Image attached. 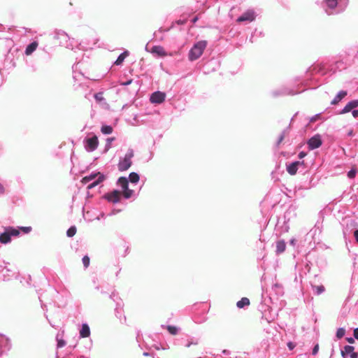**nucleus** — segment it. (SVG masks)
Here are the masks:
<instances>
[{"instance_id":"f257e3e1","label":"nucleus","mask_w":358,"mask_h":358,"mask_svg":"<svg viewBox=\"0 0 358 358\" xmlns=\"http://www.w3.org/2000/svg\"><path fill=\"white\" fill-rule=\"evenodd\" d=\"M206 41H199L194 44V46L190 49L189 52V59L190 61H194L199 59L203 52V50L207 46Z\"/></svg>"},{"instance_id":"f03ea898","label":"nucleus","mask_w":358,"mask_h":358,"mask_svg":"<svg viewBox=\"0 0 358 358\" xmlns=\"http://www.w3.org/2000/svg\"><path fill=\"white\" fill-rule=\"evenodd\" d=\"M19 234V229L13 227H8L3 233L0 234V243L7 244L11 241V236H17Z\"/></svg>"},{"instance_id":"7ed1b4c3","label":"nucleus","mask_w":358,"mask_h":358,"mask_svg":"<svg viewBox=\"0 0 358 358\" xmlns=\"http://www.w3.org/2000/svg\"><path fill=\"white\" fill-rule=\"evenodd\" d=\"M134 157L133 150H130L127 152L125 157L118 164V169L120 171H125L129 169L131 165V158Z\"/></svg>"},{"instance_id":"20e7f679","label":"nucleus","mask_w":358,"mask_h":358,"mask_svg":"<svg viewBox=\"0 0 358 358\" xmlns=\"http://www.w3.org/2000/svg\"><path fill=\"white\" fill-rule=\"evenodd\" d=\"M166 93L157 91L151 94V96H150V101L152 103L160 104L165 101L166 99Z\"/></svg>"},{"instance_id":"39448f33","label":"nucleus","mask_w":358,"mask_h":358,"mask_svg":"<svg viewBox=\"0 0 358 358\" xmlns=\"http://www.w3.org/2000/svg\"><path fill=\"white\" fill-rule=\"evenodd\" d=\"M85 142V148L89 152L94 151L99 146V140L96 136L86 138Z\"/></svg>"},{"instance_id":"423d86ee","label":"nucleus","mask_w":358,"mask_h":358,"mask_svg":"<svg viewBox=\"0 0 358 358\" xmlns=\"http://www.w3.org/2000/svg\"><path fill=\"white\" fill-rule=\"evenodd\" d=\"M322 145V139L320 135H315L308 141V146L309 149L314 150L320 147Z\"/></svg>"},{"instance_id":"0eeeda50","label":"nucleus","mask_w":358,"mask_h":358,"mask_svg":"<svg viewBox=\"0 0 358 358\" xmlns=\"http://www.w3.org/2000/svg\"><path fill=\"white\" fill-rule=\"evenodd\" d=\"M255 19V13L252 10H248L243 13L241 16H239L237 19L238 22H242L245 21L252 22Z\"/></svg>"},{"instance_id":"6e6552de","label":"nucleus","mask_w":358,"mask_h":358,"mask_svg":"<svg viewBox=\"0 0 358 358\" xmlns=\"http://www.w3.org/2000/svg\"><path fill=\"white\" fill-rule=\"evenodd\" d=\"M341 356L345 358V355H350L351 358H357L358 354L355 352V347L345 345L343 350H341Z\"/></svg>"},{"instance_id":"1a4fd4ad","label":"nucleus","mask_w":358,"mask_h":358,"mask_svg":"<svg viewBox=\"0 0 358 358\" xmlns=\"http://www.w3.org/2000/svg\"><path fill=\"white\" fill-rule=\"evenodd\" d=\"M303 163V162H301L299 161H296V162L291 163L290 164L287 166V173L291 176H294L298 171L299 166L300 164H302Z\"/></svg>"},{"instance_id":"9d476101","label":"nucleus","mask_w":358,"mask_h":358,"mask_svg":"<svg viewBox=\"0 0 358 358\" xmlns=\"http://www.w3.org/2000/svg\"><path fill=\"white\" fill-rule=\"evenodd\" d=\"M121 198V192L119 190H113L111 193L106 196V199L113 203H117Z\"/></svg>"},{"instance_id":"9b49d317","label":"nucleus","mask_w":358,"mask_h":358,"mask_svg":"<svg viewBox=\"0 0 358 358\" xmlns=\"http://www.w3.org/2000/svg\"><path fill=\"white\" fill-rule=\"evenodd\" d=\"M151 52L153 54H156L159 57H165L167 55L166 50L162 46L160 45H155L151 49Z\"/></svg>"},{"instance_id":"f8f14e48","label":"nucleus","mask_w":358,"mask_h":358,"mask_svg":"<svg viewBox=\"0 0 358 358\" xmlns=\"http://www.w3.org/2000/svg\"><path fill=\"white\" fill-rule=\"evenodd\" d=\"M357 106H358V100H354L352 101H350L344 107V108L342 110L341 113L343 114V113H348V112L351 111L352 110L355 109V108H357Z\"/></svg>"},{"instance_id":"ddd939ff","label":"nucleus","mask_w":358,"mask_h":358,"mask_svg":"<svg viewBox=\"0 0 358 358\" xmlns=\"http://www.w3.org/2000/svg\"><path fill=\"white\" fill-rule=\"evenodd\" d=\"M38 46V43L37 41H34L29 45H27V47L25 49V55L27 56L31 55L33 52L36 51L37 49V47Z\"/></svg>"},{"instance_id":"4468645a","label":"nucleus","mask_w":358,"mask_h":358,"mask_svg":"<svg viewBox=\"0 0 358 358\" xmlns=\"http://www.w3.org/2000/svg\"><path fill=\"white\" fill-rule=\"evenodd\" d=\"M346 95H347L346 91H343V90L340 91L336 94V96L334 98V99L331 101V104L332 105L337 104L339 101H341L343 99H344Z\"/></svg>"},{"instance_id":"2eb2a0df","label":"nucleus","mask_w":358,"mask_h":358,"mask_svg":"<svg viewBox=\"0 0 358 358\" xmlns=\"http://www.w3.org/2000/svg\"><path fill=\"white\" fill-rule=\"evenodd\" d=\"M80 335L81 338H87L90 335V329L87 324H83L80 331Z\"/></svg>"},{"instance_id":"dca6fc26","label":"nucleus","mask_w":358,"mask_h":358,"mask_svg":"<svg viewBox=\"0 0 358 358\" xmlns=\"http://www.w3.org/2000/svg\"><path fill=\"white\" fill-rule=\"evenodd\" d=\"M99 174H101V173H92L87 176H85L81 179V182L83 184H87L92 180H96V178L97 177L98 178L99 177Z\"/></svg>"},{"instance_id":"f3484780","label":"nucleus","mask_w":358,"mask_h":358,"mask_svg":"<svg viewBox=\"0 0 358 358\" xmlns=\"http://www.w3.org/2000/svg\"><path fill=\"white\" fill-rule=\"evenodd\" d=\"M104 180V176L103 174H99V177L96 179V180H94V182L90 183L87 188V189H92L93 187H94L95 186L98 185L99 184H100L101 182H103Z\"/></svg>"},{"instance_id":"a211bd4d","label":"nucleus","mask_w":358,"mask_h":358,"mask_svg":"<svg viewBox=\"0 0 358 358\" xmlns=\"http://www.w3.org/2000/svg\"><path fill=\"white\" fill-rule=\"evenodd\" d=\"M250 300L247 297H243L236 303L238 308H243L244 306L250 305Z\"/></svg>"},{"instance_id":"6ab92c4d","label":"nucleus","mask_w":358,"mask_h":358,"mask_svg":"<svg viewBox=\"0 0 358 358\" xmlns=\"http://www.w3.org/2000/svg\"><path fill=\"white\" fill-rule=\"evenodd\" d=\"M286 250V243L284 241H278L276 243V251L278 253H282Z\"/></svg>"},{"instance_id":"aec40b11","label":"nucleus","mask_w":358,"mask_h":358,"mask_svg":"<svg viewBox=\"0 0 358 358\" xmlns=\"http://www.w3.org/2000/svg\"><path fill=\"white\" fill-rule=\"evenodd\" d=\"M128 56V52L126 50L124 53L121 54L117 60L115 62V64L116 65H120L122 64L124 60L126 59V57Z\"/></svg>"},{"instance_id":"412c9836","label":"nucleus","mask_w":358,"mask_h":358,"mask_svg":"<svg viewBox=\"0 0 358 358\" xmlns=\"http://www.w3.org/2000/svg\"><path fill=\"white\" fill-rule=\"evenodd\" d=\"M118 184L120 185L122 189L128 187V179L125 177H121L118 179Z\"/></svg>"},{"instance_id":"4be33fe9","label":"nucleus","mask_w":358,"mask_h":358,"mask_svg":"<svg viewBox=\"0 0 358 358\" xmlns=\"http://www.w3.org/2000/svg\"><path fill=\"white\" fill-rule=\"evenodd\" d=\"M313 289L315 291V294L319 295L325 291L323 285H313Z\"/></svg>"},{"instance_id":"5701e85b","label":"nucleus","mask_w":358,"mask_h":358,"mask_svg":"<svg viewBox=\"0 0 358 358\" xmlns=\"http://www.w3.org/2000/svg\"><path fill=\"white\" fill-rule=\"evenodd\" d=\"M166 329L169 334L173 336L176 335L178 332V328L176 326L168 325Z\"/></svg>"},{"instance_id":"b1692460","label":"nucleus","mask_w":358,"mask_h":358,"mask_svg":"<svg viewBox=\"0 0 358 358\" xmlns=\"http://www.w3.org/2000/svg\"><path fill=\"white\" fill-rule=\"evenodd\" d=\"M129 180L131 182H137L139 180V176L136 173H131L129 175Z\"/></svg>"},{"instance_id":"393cba45","label":"nucleus","mask_w":358,"mask_h":358,"mask_svg":"<svg viewBox=\"0 0 358 358\" xmlns=\"http://www.w3.org/2000/svg\"><path fill=\"white\" fill-rule=\"evenodd\" d=\"M133 194V190L127 187L123 189V195L126 199H129Z\"/></svg>"},{"instance_id":"a878e982","label":"nucleus","mask_w":358,"mask_h":358,"mask_svg":"<svg viewBox=\"0 0 358 358\" xmlns=\"http://www.w3.org/2000/svg\"><path fill=\"white\" fill-rule=\"evenodd\" d=\"M76 231H77V229L76 227L73 226V227H71L66 231V235L69 237H72L73 236L76 234Z\"/></svg>"},{"instance_id":"bb28decb","label":"nucleus","mask_w":358,"mask_h":358,"mask_svg":"<svg viewBox=\"0 0 358 358\" xmlns=\"http://www.w3.org/2000/svg\"><path fill=\"white\" fill-rule=\"evenodd\" d=\"M345 330L344 328H338L336 331V337L338 339H341L345 336Z\"/></svg>"},{"instance_id":"cd10ccee","label":"nucleus","mask_w":358,"mask_h":358,"mask_svg":"<svg viewBox=\"0 0 358 358\" xmlns=\"http://www.w3.org/2000/svg\"><path fill=\"white\" fill-rule=\"evenodd\" d=\"M327 4L330 8H335L337 6V0H325Z\"/></svg>"},{"instance_id":"c85d7f7f","label":"nucleus","mask_w":358,"mask_h":358,"mask_svg":"<svg viewBox=\"0 0 358 358\" xmlns=\"http://www.w3.org/2000/svg\"><path fill=\"white\" fill-rule=\"evenodd\" d=\"M101 131L105 134H110L113 131V129L110 126H103L101 128Z\"/></svg>"},{"instance_id":"c756f323","label":"nucleus","mask_w":358,"mask_h":358,"mask_svg":"<svg viewBox=\"0 0 358 358\" xmlns=\"http://www.w3.org/2000/svg\"><path fill=\"white\" fill-rule=\"evenodd\" d=\"M94 99H96V101H97L98 102H101L102 101H103V92H98V93H96L94 94Z\"/></svg>"},{"instance_id":"7c9ffc66","label":"nucleus","mask_w":358,"mask_h":358,"mask_svg":"<svg viewBox=\"0 0 358 358\" xmlns=\"http://www.w3.org/2000/svg\"><path fill=\"white\" fill-rule=\"evenodd\" d=\"M83 264L85 268H87L90 265V257L87 255H85L83 258Z\"/></svg>"},{"instance_id":"2f4dec72","label":"nucleus","mask_w":358,"mask_h":358,"mask_svg":"<svg viewBox=\"0 0 358 358\" xmlns=\"http://www.w3.org/2000/svg\"><path fill=\"white\" fill-rule=\"evenodd\" d=\"M357 171L355 169V168H352V169L348 172V176L350 178H354L356 175Z\"/></svg>"},{"instance_id":"473e14b6","label":"nucleus","mask_w":358,"mask_h":358,"mask_svg":"<svg viewBox=\"0 0 358 358\" xmlns=\"http://www.w3.org/2000/svg\"><path fill=\"white\" fill-rule=\"evenodd\" d=\"M20 229L23 231L24 233H29L31 231V227H22L20 228Z\"/></svg>"},{"instance_id":"72a5a7b5","label":"nucleus","mask_w":358,"mask_h":358,"mask_svg":"<svg viewBox=\"0 0 358 358\" xmlns=\"http://www.w3.org/2000/svg\"><path fill=\"white\" fill-rule=\"evenodd\" d=\"M284 138H285V133H282L280 134V136H279V138L278 140V142H277V145L278 146V145H280L281 143V142L284 140Z\"/></svg>"},{"instance_id":"f704fd0d","label":"nucleus","mask_w":358,"mask_h":358,"mask_svg":"<svg viewBox=\"0 0 358 358\" xmlns=\"http://www.w3.org/2000/svg\"><path fill=\"white\" fill-rule=\"evenodd\" d=\"M318 350H319V345L316 344L314 346V348H313L312 355H317Z\"/></svg>"},{"instance_id":"c9c22d12","label":"nucleus","mask_w":358,"mask_h":358,"mask_svg":"<svg viewBox=\"0 0 358 358\" xmlns=\"http://www.w3.org/2000/svg\"><path fill=\"white\" fill-rule=\"evenodd\" d=\"M66 344V342L62 339H59L58 340V343H57V347L58 348H62L63 346H64Z\"/></svg>"},{"instance_id":"e433bc0d","label":"nucleus","mask_w":358,"mask_h":358,"mask_svg":"<svg viewBox=\"0 0 358 358\" xmlns=\"http://www.w3.org/2000/svg\"><path fill=\"white\" fill-rule=\"evenodd\" d=\"M287 345L289 350H292L295 347V345L292 342L287 343Z\"/></svg>"},{"instance_id":"4c0bfd02","label":"nucleus","mask_w":358,"mask_h":358,"mask_svg":"<svg viewBox=\"0 0 358 358\" xmlns=\"http://www.w3.org/2000/svg\"><path fill=\"white\" fill-rule=\"evenodd\" d=\"M354 338L358 340V328H355L354 330Z\"/></svg>"},{"instance_id":"58836bf2","label":"nucleus","mask_w":358,"mask_h":358,"mask_svg":"<svg viewBox=\"0 0 358 358\" xmlns=\"http://www.w3.org/2000/svg\"><path fill=\"white\" fill-rule=\"evenodd\" d=\"M354 236L357 243H358V229L354 231Z\"/></svg>"},{"instance_id":"ea45409f","label":"nucleus","mask_w":358,"mask_h":358,"mask_svg":"<svg viewBox=\"0 0 358 358\" xmlns=\"http://www.w3.org/2000/svg\"><path fill=\"white\" fill-rule=\"evenodd\" d=\"M5 192V188L2 184H0V194H3Z\"/></svg>"},{"instance_id":"a19ab883","label":"nucleus","mask_w":358,"mask_h":358,"mask_svg":"<svg viewBox=\"0 0 358 358\" xmlns=\"http://www.w3.org/2000/svg\"><path fill=\"white\" fill-rule=\"evenodd\" d=\"M186 22H187L186 20H177L176 22L178 24H183L186 23Z\"/></svg>"},{"instance_id":"79ce46f5","label":"nucleus","mask_w":358,"mask_h":358,"mask_svg":"<svg viewBox=\"0 0 358 358\" xmlns=\"http://www.w3.org/2000/svg\"><path fill=\"white\" fill-rule=\"evenodd\" d=\"M306 152H301L299 154V157L300 159H302V158H303V157H306Z\"/></svg>"},{"instance_id":"37998d69","label":"nucleus","mask_w":358,"mask_h":358,"mask_svg":"<svg viewBox=\"0 0 358 358\" xmlns=\"http://www.w3.org/2000/svg\"><path fill=\"white\" fill-rule=\"evenodd\" d=\"M352 116H353L354 117H358V110H354L352 111Z\"/></svg>"},{"instance_id":"c03bdc74","label":"nucleus","mask_w":358,"mask_h":358,"mask_svg":"<svg viewBox=\"0 0 358 358\" xmlns=\"http://www.w3.org/2000/svg\"><path fill=\"white\" fill-rule=\"evenodd\" d=\"M347 341L350 343H355V339L353 338H348Z\"/></svg>"},{"instance_id":"a18cd8bd","label":"nucleus","mask_w":358,"mask_h":358,"mask_svg":"<svg viewBox=\"0 0 358 358\" xmlns=\"http://www.w3.org/2000/svg\"><path fill=\"white\" fill-rule=\"evenodd\" d=\"M131 83H132V80H129V81H127L126 83H123L122 85H129Z\"/></svg>"},{"instance_id":"49530a36","label":"nucleus","mask_w":358,"mask_h":358,"mask_svg":"<svg viewBox=\"0 0 358 358\" xmlns=\"http://www.w3.org/2000/svg\"><path fill=\"white\" fill-rule=\"evenodd\" d=\"M352 134H353V131H350L348 133V134H349L350 136H352Z\"/></svg>"},{"instance_id":"de8ad7c7","label":"nucleus","mask_w":358,"mask_h":358,"mask_svg":"<svg viewBox=\"0 0 358 358\" xmlns=\"http://www.w3.org/2000/svg\"><path fill=\"white\" fill-rule=\"evenodd\" d=\"M196 17H194V20H193V22H196Z\"/></svg>"},{"instance_id":"09e8293b","label":"nucleus","mask_w":358,"mask_h":358,"mask_svg":"<svg viewBox=\"0 0 358 358\" xmlns=\"http://www.w3.org/2000/svg\"><path fill=\"white\" fill-rule=\"evenodd\" d=\"M148 352H145V353H144V355H145V356H148Z\"/></svg>"},{"instance_id":"8fccbe9b","label":"nucleus","mask_w":358,"mask_h":358,"mask_svg":"<svg viewBox=\"0 0 358 358\" xmlns=\"http://www.w3.org/2000/svg\"><path fill=\"white\" fill-rule=\"evenodd\" d=\"M199 358H201V357H199Z\"/></svg>"}]
</instances>
